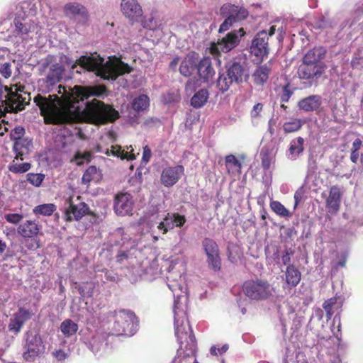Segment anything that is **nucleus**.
I'll return each mask as SVG.
<instances>
[{"mask_svg":"<svg viewBox=\"0 0 363 363\" xmlns=\"http://www.w3.org/2000/svg\"><path fill=\"white\" fill-rule=\"evenodd\" d=\"M196 59L194 54L187 55L182 61L179 72L184 77L190 76L195 69Z\"/></svg>","mask_w":363,"mask_h":363,"instance_id":"5701e85b","label":"nucleus"},{"mask_svg":"<svg viewBox=\"0 0 363 363\" xmlns=\"http://www.w3.org/2000/svg\"><path fill=\"white\" fill-rule=\"evenodd\" d=\"M11 65L9 62H4L0 65V74L5 78H9L11 76Z\"/></svg>","mask_w":363,"mask_h":363,"instance_id":"5fc2aeb1","label":"nucleus"},{"mask_svg":"<svg viewBox=\"0 0 363 363\" xmlns=\"http://www.w3.org/2000/svg\"><path fill=\"white\" fill-rule=\"evenodd\" d=\"M245 34L242 28L235 30L228 33L225 37L219 40L216 43H213L209 48L212 55H217L219 52H228L235 48L240 40V38Z\"/></svg>","mask_w":363,"mask_h":363,"instance_id":"1a4fd4ad","label":"nucleus"},{"mask_svg":"<svg viewBox=\"0 0 363 363\" xmlns=\"http://www.w3.org/2000/svg\"><path fill=\"white\" fill-rule=\"evenodd\" d=\"M325 53L323 48H315L310 50L304 56L303 62L311 64H323L320 60Z\"/></svg>","mask_w":363,"mask_h":363,"instance_id":"b1692460","label":"nucleus"},{"mask_svg":"<svg viewBox=\"0 0 363 363\" xmlns=\"http://www.w3.org/2000/svg\"><path fill=\"white\" fill-rule=\"evenodd\" d=\"M152 157V152L151 150L148 146H145L143 147V157L142 159H150Z\"/></svg>","mask_w":363,"mask_h":363,"instance_id":"bf43d9fd","label":"nucleus"},{"mask_svg":"<svg viewBox=\"0 0 363 363\" xmlns=\"http://www.w3.org/2000/svg\"><path fill=\"white\" fill-rule=\"evenodd\" d=\"M269 69L267 66H261L256 69L252 77L257 84L262 85L269 77Z\"/></svg>","mask_w":363,"mask_h":363,"instance_id":"c756f323","label":"nucleus"},{"mask_svg":"<svg viewBox=\"0 0 363 363\" xmlns=\"http://www.w3.org/2000/svg\"><path fill=\"white\" fill-rule=\"evenodd\" d=\"M259 213H260V216H261L262 220H266L267 215H268L266 208L264 207H262V208L260 210Z\"/></svg>","mask_w":363,"mask_h":363,"instance_id":"e2e57ef3","label":"nucleus"},{"mask_svg":"<svg viewBox=\"0 0 363 363\" xmlns=\"http://www.w3.org/2000/svg\"><path fill=\"white\" fill-rule=\"evenodd\" d=\"M294 255V251L291 248H286L281 256V261L284 265L291 264V257Z\"/></svg>","mask_w":363,"mask_h":363,"instance_id":"13d9d810","label":"nucleus"},{"mask_svg":"<svg viewBox=\"0 0 363 363\" xmlns=\"http://www.w3.org/2000/svg\"><path fill=\"white\" fill-rule=\"evenodd\" d=\"M303 122L300 119H294L284 123L283 130L285 133H289L298 131L302 126Z\"/></svg>","mask_w":363,"mask_h":363,"instance_id":"ea45409f","label":"nucleus"},{"mask_svg":"<svg viewBox=\"0 0 363 363\" xmlns=\"http://www.w3.org/2000/svg\"><path fill=\"white\" fill-rule=\"evenodd\" d=\"M179 63V58H175L171 62H170V67L172 68V69H175L176 67L177 66Z\"/></svg>","mask_w":363,"mask_h":363,"instance_id":"338daca9","label":"nucleus"},{"mask_svg":"<svg viewBox=\"0 0 363 363\" xmlns=\"http://www.w3.org/2000/svg\"><path fill=\"white\" fill-rule=\"evenodd\" d=\"M174 228V225L169 223V213L163 218V221L160 222L157 225V228L162 231L163 234H166L169 229H172Z\"/></svg>","mask_w":363,"mask_h":363,"instance_id":"a18cd8bd","label":"nucleus"},{"mask_svg":"<svg viewBox=\"0 0 363 363\" xmlns=\"http://www.w3.org/2000/svg\"><path fill=\"white\" fill-rule=\"evenodd\" d=\"M229 347L228 344L223 345L221 347H216L215 345H213L210 349V353L213 356H218V354H222L228 351Z\"/></svg>","mask_w":363,"mask_h":363,"instance_id":"4d7b16f0","label":"nucleus"},{"mask_svg":"<svg viewBox=\"0 0 363 363\" xmlns=\"http://www.w3.org/2000/svg\"><path fill=\"white\" fill-rule=\"evenodd\" d=\"M67 16L75 17L77 16H86L85 8L77 3L67 4L65 7Z\"/></svg>","mask_w":363,"mask_h":363,"instance_id":"c85d7f7f","label":"nucleus"},{"mask_svg":"<svg viewBox=\"0 0 363 363\" xmlns=\"http://www.w3.org/2000/svg\"><path fill=\"white\" fill-rule=\"evenodd\" d=\"M65 357H66V354L62 350H60L59 351L56 352V357L58 359H63L65 358Z\"/></svg>","mask_w":363,"mask_h":363,"instance_id":"0e129e2a","label":"nucleus"},{"mask_svg":"<svg viewBox=\"0 0 363 363\" xmlns=\"http://www.w3.org/2000/svg\"><path fill=\"white\" fill-rule=\"evenodd\" d=\"M262 108H263V105L262 104L258 103V104H255L253 107V112L255 113V114H254V116H257L262 110Z\"/></svg>","mask_w":363,"mask_h":363,"instance_id":"052dcab7","label":"nucleus"},{"mask_svg":"<svg viewBox=\"0 0 363 363\" xmlns=\"http://www.w3.org/2000/svg\"><path fill=\"white\" fill-rule=\"evenodd\" d=\"M133 205V198L130 194L118 193L115 196L113 210L118 216L131 215Z\"/></svg>","mask_w":363,"mask_h":363,"instance_id":"9d476101","label":"nucleus"},{"mask_svg":"<svg viewBox=\"0 0 363 363\" xmlns=\"http://www.w3.org/2000/svg\"><path fill=\"white\" fill-rule=\"evenodd\" d=\"M101 176V172L95 166H90L84 173L82 180L84 184H89L91 181H98Z\"/></svg>","mask_w":363,"mask_h":363,"instance_id":"473e14b6","label":"nucleus"},{"mask_svg":"<svg viewBox=\"0 0 363 363\" xmlns=\"http://www.w3.org/2000/svg\"><path fill=\"white\" fill-rule=\"evenodd\" d=\"M38 70L40 75L45 76L43 82L49 89L60 81L64 72V67L55 61L54 56L48 55L39 62Z\"/></svg>","mask_w":363,"mask_h":363,"instance_id":"20e7f679","label":"nucleus"},{"mask_svg":"<svg viewBox=\"0 0 363 363\" xmlns=\"http://www.w3.org/2000/svg\"><path fill=\"white\" fill-rule=\"evenodd\" d=\"M31 316L32 312L30 310L23 307L19 308L18 311L13 315V317L17 320L23 326L27 320L30 319Z\"/></svg>","mask_w":363,"mask_h":363,"instance_id":"e433bc0d","label":"nucleus"},{"mask_svg":"<svg viewBox=\"0 0 363 363\" xmlns=\"http://www.w3.org/2000/svg\"><path fill=\"white\" fill-rule=\"evenodd\" d=\"M33 148L32 140L28 138H23L14 142L13 150L16 153L14 159L26 155Z\"/></svg>","mask_w":363,"mask_h":363,"instance_id":"4be33fe9","label":"nucleus"},{"mask_svg":"<svg viewBox=\"0 0 363 363\" xmlns=\"http://www.w3.org/2000/svg\"><path fill=\"white\" fill-rule=\"evenodd\" d=\"M22 327H23V325L17 320H16L13 317H12L10 319V321H9V323L8 325L9 330L10 332H13V333L17 334L21 331Z\"/></svg>","mask_w":363,"mask_h":363,"instance_id":"603ef678","label":"nucleus"},{"mask_svg":"<svg viewBox=\"0 0 363 363\" xmlns=\"http://www.w3.org/2000/svg\"><path fill=\"white\" fill-rule=\"evenodd\" d=\"M138 319L135 313L130 311H120L116 315L115 330L121 335H133L138 326Z\"/></svg>","mask_w":363,"mask_h":363,"instance_id":"423d86ee","label":"nucleus"},{"mask_svg":"<svg viewBox=\"0 0 363 363\" xmlns=\"http://www.w3.org/2000/svg\"><path fill=\"white\" fill-rule=\"evenodd\" d=\"M13 23L15 26L14 33L23 40L33 38L34 35L38 33V26L33 21H26L24 19L21 20L18 18H15Z\"/></svg>","mask_w":363,"mask_h":363,"instance_id":"9b49d317","label":"nucleus"},{"mask_svg":"<svg viewBox=\"0 0 363 363\" xmlns=\"http://www.w3.org/2000/svg\"><path fill=\"white\" fill-rule=\"evenodd\" d=\"M322 99L318 95H311L301 99L298 104L300 109L308 112L317 110L321 105Z\"/></svg>","mask_w":363,"mask_h":363,"instance_id":"aec40b11","label":"nucleus"},{"mask_svg":"<svg viewBox=\"0 0 363 363\" xmlns=\"http://www.w3.org/2000/svg\"><path fill=\"white\" fill-rule=\"evenodd\" d=\"M123 13L132 21L143 15V10L137 0H122L121 4Z\"/></svg>","mask_w":363,"mask_h":363,"instance_id":"a211bd4d","label":"nucleus"},{"mask_svg":"<svg viewBox=\"0 0 363 363\" xmlns=\"http://www.w3.org/2000/svg\"><path fill=\"white\" fill-rule=\"evenodd\" d=\"M44 179V175L41 174H28V181L35 185V186H39Z\"/></svg>","mask_w":363,"mask_h":363,"instance_id":"09e8293b","label":"nucleus"},{"mask_svg":"<svg viewBox=\"0 0 363 363\" xmlns=\"http://www.w3.org/2000/svg\"><path fill=\"white\" fill-rule=\"evenodd\" d=\"M106 155L108 156H114L117 157L121 160L123 159H135V155L134 154H132L129 157L127 156V152L124 153V151L121 150L120 147L117 146H112L111 149L109 150L108 149L106 150Z\"/></svg>","mask_w":363,"mask_h":363,"instance_id":"58836bf2","label":"nucleus"},{"mask_svg":"<svg viewBox=\"0 0 363 363\" xmlns=\"http://www.w3.org/2000/svg\"><path fill=\"white\" fill-rule=\"evenodd\" d=\"M269 206L272 211L280 217L289 218L291 216L290 211L278 201H272Z\"/></svg>","mask_w":363,"mask_h":363,"instance_id":"f704fd0d","label":"nucleus"},{"mask_svg":"<svg viewBox=\"0 0 363 363\" xmlns=\"http://www.w3.org/2000/svg\"><path fill=\"white\" fill-rule=\"evenodd\" d=\"M25 133V129L21 126L16 127L11 133V137L14 142L24 138L23 136Z\"/></svg>","mask_w":363,"mask_h":363,"instance_id":"864d4df0","label":"nucleus"},{"mask_svg":"<svg viewBox=\"0 0 363 363\" xmlns=\"http://www.w3.org/2000/svg\"><path fill=\"white\" fill-rule=\"evenodd\" d=\"M208 92L206 89H201L191 99V104L194 108H199L204 106L208 99Z\"/></svg>","mask_w":363,"mask_h":363,"instance_id":"cd10ccee","label":"nucleus"},{"mask_svg":"<svg viewBox=\"0 0 363 363\" xmlns=\"http://www.w3.org/2000/svg\"><path fill=\"white\" fill-rule=\"evenodd\" d=\"M61 332L66 337L74 335L78 330V325L71 319H65L60 325Z\"/></svg>","mask_w":363,"mask_h":363,"instance_id":"2f4dec72","label":"nucleus"},{"mask_svg":"<svg viewBox=\"0 0 363 363\" xmlns=\"http://www.w3.org/2000/svg\"><path fill=\"white\" fill-rule=\"evenodd\" d=\"M342 192L340 188L334 185L330 188L329 195L325 201V206L330 213L335 215L340 208Z\"/></svg>","mask_w":363,"mask_h":363,"instance_id":"dca6fc26","label":"nucleus"},{"mask_svg":"<svg viewBox=\"0 0 363 363\" xmlns=\"http://www.w3.org/2000/svg\"><path fill=\"white\" fill-rule=\"evenodd\" d=\"M175 335L180 344V350H183L184 357H195L196 340L189 324H181L177 326Z\"/></svg>","mask_w":363,"mask_h":363,"instance_id":"39448f33","label":"nucleus"},{"mask_svg":"<svg viewBox=\"0 0 363 363\" xmlns=\"http://www.w3.org/2000/svg\"><path fill=\"white\" fill-rule=\"evenodd\" d=\"M40 229V226L35 221L28 220L20 224L17 231L22 237L31 238L38 234Z\"/></svg>","mask_w":363,"mask_h":363,"instance_id":"6ab92c4d","label":"nucleus"},{"mask_svg":"<svg viewBox=\"0 0 363 363\" xmlns=\"http://www.w3.org/2000/svg\"><path fill=\"white\" fill-rule=\"evenodd\" d=\"M6 248V243L0 239V255L2 254Z\"/></svg>","mask_w":363,"mask_h":363,"instance_id":"69168bd1","label":"nucleus"},{"mask_svg":"<svg viewBox=\"0 0 363 363\" xmlns=\"http://www.w3.org/2000/svg\"><path fill=\"white\" fill-rule=\"evenodd\" d=\"M184 169L182 165L164 168L161 174L160 181L166 187L174 186L184 174Z\"/></svg>","mask_w":363,"mask_h":363,"instance_id":"4468645a","label":"nucleus"},{"mask_svg":"<svg viewBox=\"0 0 363 363\" xmlns=\"http://www.w3.org/2000/svg\"><path fill=\"white\" fill-rule=\"evenodd\" d=\"M61 61L71 66L73 71L76 69L77 73L80 74L82 71L91 72L104 79L115 80L119 75L130 73L133 70L130 66L120 58L112 56L106 60L97 52L86 53L75 62L63 55L61 57Z\"/></svg>","mask_w":363,"mask_h":363,"instance_id":"f03ea898","label":"nucleus"},{"mask_svg":"<svg viewBox=\"0 0 363 363\" xmlns=\"http://www.w3.org/2000/svg\"><path fill=\"white\" fill-rule=\"evenodd\" d=\"M206 262L208 267L213 272H217L221 269L222 264L220 253L207 257Z\"/></svg>","mask_w":363,"mask_h":363,"instance_id":"4c0bfd02","label":"nucleus"},{"mask_svg":"<svg viewBox=\"0 0 363 363\" xmlns=\"http://www.w3.org/2000/svg\"><path fill=\"white\" fill-rule=\"evenodd\" d=\"M150 106V99L146 94H140L132 101V108L136 111H145Z\"/></svg>","mask_w":363,"mask_h":363,"instance_id":"bb28decb","label":"nucleus"},{"mask_svg":"<svg viewBox=\"0 0 363 363\" xmlns=\"http://www.w3.org/2000/svg\"><path fill=\"white\" fill-rule=\"evenodd\" d=\"M14 162L15 160H13V163L9 167V170L12 172L24 173L30 169L31 165L28 162L18 164Z\"/></svg>","mask_w":363,"mask_h":363,"instance_id":"79ce46f5","label":"nucleus"},{"mask_svg":"<svg viewBox=\"0 0 363 363\" xmlns=\"http://www.w3.org/2000/svg\"><path fill=\"white\" fill-rule=\"evenodd\" d=\"M4 217L8 223L15 225L20 223L23 218V216L19 213H8Z\"/></svg>","mask_w":363,"mask_h":363,"instance_id":"3c124183","label":"nucleus"},{"mask_svg":"<svg viewBox=\"0 0 363 363\" xmlns=\"http://www.w3.org/2000/svg\"><path fill=\"white\" fill-rule=\"evenodd\" d=\"M220 12L222 16L225 17V19L220 26L219 33L228 30L233 22L243 20L249 15V12L245 8L230 3L223 4Z\"/></svg>","mask_w":363,"mask_h":363,"instance_id":"0eeeda50","label":"nucleus"},{"mask_svg":"<svg viewBox=\"0 0 363 363\" xmlns=\"http://www.w3.org/2000/svg\"><path fill=\"white\" fill-rule=\"evenodd\" d=\"M91 155L90 152H86L85 155L83 157H81L79 153H77L74 157V159H91Z\"/></svg>","mask_w":363,"mask_h":363,"instance_id":"680f3d73","label":"nucleus"},{"mask_svg":"<svg viewBox=\"0 0 363 363\" xmlns=\"http://www.w3.org/2000/svg\"><path fill=\"white\" fill-rule=\"evenodd\" d=\"M233 81L227 74H220L218 77L217 85L222 92L228 91Z\"/></svg>","mask_w":363,"mask_h":363,"instance_id":"a19ab883","label":"nucleus"},{"mask_svg":"<svg viewBox=\"0 0 363 363\" xmlns=\"http://www.w3.org/2000/svg\"><path fill=\"white\" fill-rule=\"evenodd\" d=\"M26 346L27 349L23 352V357L27 362H33L35 358L45 350L43 340L38 335L28 337Z\"/></svg>","mask_w":363,"mask_h":363,"instance_id":"f8f14e48","label":"nucleus"},{"mask_svg":"<svg viewBox=\"0 0 363 363\" xmlns=\"http://www.w3.org/2000/svg\"><path fill=\"white\" fill-rule=\"evenodd\" d=\"M324 64H311L303 62L298 69V74L301 79H311L315 77H320L325 71Z\"/></svg>","mask_w":363,"mask_h":363,"instance_id":"2eb2a0df","label":"nucleus"},{"mask_svg":"<svg viewBox=\"0 0 363 363\" xmlns=\"http://www.w3.org/2000/svg\"><path fill=\"white\" fill-rule=\"evenodd\" d=\"M186 222V218L183 215L177 213H173L172 216H169V223H172L174 226L182 227Z\"/></svg>","mask_w":363,"mask_h":363,"instance_id":"c03bdc74","label":"nucleus"},{"mask_svg":"<svg viewBox=\"0 0 363 363\" xmlns=\"http://www.w3.org/2000/svg\"><path fill=\"white\" fill-rule=\"evenodd\" d=\"M304 140L301 137H298L291 140L289 146V152L292 156H298L303 151Z\"/></svg>","mask_w":363,"mask_h":363,"instance_id":"c9c22d12","label":"nucleus"},{"mask_svg":"<svg viewBox=\"0 0 363 363\" xmlns=\"http://www.w3.org/2000/svg\"><path fill=\"white\" fill-rule=\"evenodd\" d=\"M284 289L289 291L297 286L301 279V273L294 264H289L286 266L284 272Z\"/></svg>","mask_w":363,"mask_h":363,"instance_id":"f3484780","label":"nucleus"},{"mask_svg":"<svg viewBox=\"0 0 363 363\" xmlns=\"http://www.w3.org/2000/svg\"><path fill=\"white\" fill-rule=\"evenodd\" d=\"M198 73L203 82H208L215 74L209 57H203L198 65Z\"/></svg>","mask_w":363,"mask_h":363,"instance_id":"412c9836","label":"nucleus"},{"mask_svg":"<svg viewBox=\"0 0 363 363\" xmlns=\"http://www.w3.org/2000/svg\"><path fill=\"white\" fill-rule=\"evenodd\" d=\"M242 291L250 300L262 301L273 296L274 288L267 279L256 278L245 281Z\"/></svg>","mask_w":363,"mask_h":363,"instance_id":"7ed1b4c3","label":"nucleus"},{"mask_svg":"<svg viewBox=\"0 0 363 363\" xmlns=\"http://www.w3.org/2000/svg\"><path fill=\"white\" fill-rule=\"evenodd\" d=\"M339 298L334 296L325 301L323 308L325 311L327 319L329 320L333 315L334 309H339L342 307V302H338Z\"/></svg>","mask_w":363,"mask_h":363,"instance_id":"a878e982","label":"nucleus"},{"mask_svg":"<svg viewBox=\"0 0 363 363\" xmlns=\"http://www.w3.org/2000/svg\"><path fill=\"white\" fill-rule=\"evenodd\" d=\"M227 74L229 78L236 83H240L243 81L244 69L242 66L238 62L233 63L228 68Z\"/></svg>","mask_w":363,"mask_h":363,"instance_id":"393cba45","label":"nucleus"},{"mask_svg":"<svg viewBox=\"0 0 363 363\" xmlns=\"http://www.w3.org/2000/svg\"><path fill=\"white\" fill-rule=\"evenodd\" d=\"M202 247L207 257L211 256V255H214L219 253V247L218 244L211 238H204L202 241Z\"/></svg>","mask_w":363,"mask_h":363,"instance_id":"72a5a7b5","label":"nucleus"},{"mask_svg":"<svg viewBox=\"0 0 363 363\" xmlns=\"http://www.w3.org/2000/svg\"><path fill=\"white\" fill-rule=\"evenodd\" d=\"M62 213L63 218L66 222L78 221L86 215H94L85 202L79 201L78 203H74L72 196L65 200Z\"/></svg>","mask_w":363,"mask_h":363,"instance_id":"6e6552de","label":"nucleus"},{"mask_svg":"<svg viewBox=\"0 0 363 363\" xmlns=\"http://www.w3.org/2000/svg\"><path fill=\"white\" fill-rule=\"evenodd\" d=\"M56 209L54 203H44L35 206L33 209V213L36 216H50Z\"/></svg>","mask_w":363,"mask_h":363,"instance_id":"7c9ffc66","label":"nucleus"},{"mask_svg":"<svg viewBox=\"0 0 363 363\" xmlns=\"http://www.w3.org/2000/svg\"><path fill=\"white\" fill-rule=\"evenodd\" d=\"M292 91L289 89V85H285L281 88V92L279 94L280 101L282 103L287 102L292 95Z\"/></svg>","mask_w":363,"mask_h":363,"instance_id":"8fccbe9b","label":"nucleus"},{"mask_svg":"<svg viewBox=\"0 0 363 363\" xmlns=\"http://www.w3.org/2000/svg\"><path fill=\"white\" fill-rule=\"evenodd\" d=\"M148 162L149 160H141L140 166L137 168L135 176L140 183L142 182L143 174H146L148 172V169L146 168Z\"/></svg>","mask_w":363,"mask_h":363,"instance_id":"de8ad7c7","label":"nucleus"},{"mask_svg":"<svg viewBox=\"0 0 363 363\" xmlns=\"http://www.w3.org/2000/svg\"><path fill=\"white\" fill-rule=\"evenodd\" d=\"M337 261L333 264V268L335 270H337L340 267H345L347 259V253L346 252H342L337 257Z\"/></svg>","mask_w":363,"mask_h":363,"instance_id":"49530a36","label":"nucleus"},{"mask_svg":"<svg viewBox=\"0 0 363 363\" xmlns=\"http://www.w3.org/2000/svg\"><path fill=\"white\" fill-rule=\"evenodd\" d=\"M106 92L103 86H79L69 89L58 86V93L62 99L56 95L48 97L38 94L34 102L39 107L46 123L65 124L85 121L94 124H103L113 121L118 118V113L114 108L97 99L87 102L84 108L79 104L91 96L101 97Z\"/></svg>","mask_w":363,"mask_h":363,"instance_id":"f257e3e1","label":"nucleus"},{"mask_svg":"<svg viewBox=\"0 0 363 363\" xmlns=\"http://www.w3.org/2000/svg\"><path fill=\"white\" fill-rule=\"evenodd\" d=\"M362 146V140L359 138H356L353 143L352 147V155L350 159H357L359 157L358 150L360 149Z\"/></svg>","mask_w":363,"mask_h":363,"instance_id":"6e6d98bb","label":"nucleus"},{"mask_svg":"<svg viewBox=\"0 0 363 363\" xmlns=\"http://www.w3.org/2000/svg\"><path fill=\"white\" fill-rule=\"evenodd\" d=\"M229 174H240L241 172V163L240 160H225V164Z\"/></svg>","mask_w":363,"mask_h":363,"instance_id":"37998d69","label":"nucleus"},{"mask_svg":"<svg viewBox=\"0 0 363 363\" xmlns=\"http://www.w3.org/2000/svg\"><path fill=\"white\" fill-rule=\"evenodd\" d=\"M262 164L264 169H267L270 166V160H262Z\"/></svg>","mask_w":363,"mask_h":363,"instance_id":"774afa93","label":"nucleus"},{"mask_svg":"<svg viewBox=\"0 0 363 363\" xmlns=\"http://www.w3.org/2000/svg\"><path fill=\"white\" fill-rule=\"evenodd\" d=\"M250 52L257 57H265L269 53L268 34L266 30L259 32L252 41Z\"/></svg>","mask_w":363,"mask_h":363,"instance_id":"ddd939ff","label":"nucleus"}]
</instances>
